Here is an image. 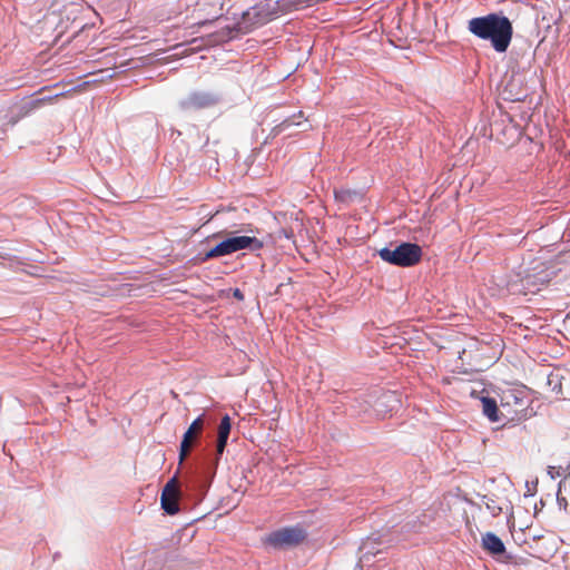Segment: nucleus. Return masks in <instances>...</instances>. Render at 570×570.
<instances>
[{
	"instance_id": "obj_5",
	"label": "nucleus",
	"mask_w": 570,
	"mask_h": 570,
	"mask_svg": "<svg viewBox=\"0 0 570 570\" xmlns=\"http://www.w3.org/2000/svg\"><path fill=\"white\" fill-rule=\"evenodd\" d=\"M306 532L297 527L283 528L273 531L267 537V543L275 548L295 546L305 539Z\"/></svg>"
},
{
	"instance_id": "obj_19",
	"label": "nucleus",
	"mask_w": 570,
	"mask_h": 570,
	"mask_svg": "<svg viewBox=\"0 0 570 570\" xmlns=\"http://www.w3.org/2000/svg\"><path fill=\"white\" fill-rule=\"evenodd\" d=\"M355 193L346 189L336 190L335 198L340 202H348Z\"/></svg>"
},
{
	"instance_id": "obj_7",
	"label": "nucleus",
	"mask_w": 570,
	"mask_h": 570,
	"mask_svg": "<svg viewBox=\"0 0 570 570\" xmlns=\"http://www.w3.org/2000/svg\"><path fill=\"white\" fill-rule=\"evenodd\" d=\"M203 429H204V414H200L191 422L189 428L183 434L180 445H179V461L180 462H183L187 458L194 442H197L199 435L202 434Z\"/></svg>"
},
{
	"instance_id": "obj_3",
	"label": "nucleus",
	"mask_w": 570,
	"mask_h": 570,
	"mask_svg": "<svg viewBox=\"0 0 570 570\" xmlns=\"http://www.w3.org/2000/svg\"><path fill=\"white\" fill-rule=\"evenodd\" d=\"M393 244L377 250L380 258L393 266L412 267L416 265L423 255L422 248L416 243L402 242L392 248Z\"/></svg>"
},
{
	"instance_id": "obj_20",
	"label": "nucleus",
	"mask_w": 570,
	"mask_h": 570,
	"mask_svg": "<svg viewBox=\"0 0 570 570\" xmlns=\"http://www.w3.org/2000/svg\"><path fill=\"white\" fill-rule=\"evenodd\" d=\"M557 502L560 508L561 507H563L564 509L567 508L568 502H567L566 498H561V497L557 495Z\"/></svg>"
},
{
	"instance_id": "obj_4",
	"label": "nucleus",
	"mask_w": 570,
	"mask_h": 570,
	"mask_svg": "<svg viewBox=\"0 0 570 570\" xmlns=\"http://www.w3.org/2000/svg\"><path fill=\"white\" fill-rule=\"evenodd\" d=\"M222 257L232 255L236 252L248 249L256 252L263 248L264 244L255 236H238L228 233L226 237L222 238L218 243Z\"/></svg>"
},
{
	"instance_id": "obj_12",
	"label": "nucleus",
	"mask_w": 570,
	"mask_h": 570,
	"mask_svg": "<svg viewBox=\"0 0 570 570\" xmlns=\"http://www.w3.org/2000/svg\"><path fill=\"white\" fill-rule=\"evenodd\" d=\"M232 430V421L230 416L228 414H225L219 423L218 426V436H217V444H216V451L218 455H222L225 451V448L228 442V438Z\"/></svg>"
},
{
	"instance_id": "obj_22",
	"label": "nucleus",
	"mask_w": 570,
	"mask_h": 570,
	"mask_svg": "<svg viewBox=\"0 0 570 570\" xmlns=\"http://www.w3.org/2000/svg\"><path fill=\"white\" fill-rule=\"evenodd\" d=\"M234 297H236L237 299L242 301V299H244V294L242 293V291L239 288H236L234 291Z\"/></svg>"
},
{
	"instance_id": "obj_28",
	"label": "nucleus",
	"mask_w": 570,
	"mask_h": 570,
	"mask_svg": "<svg viewBox=\"0 0 570 570\" xmlns=\"http://www.w3.org/2000/svg\"><path fill=\"white\" fill-rule=\"evenodd\" d=\"M527 490H532V487H529V483H525Z\"/></svg>"
},
{
	"instance_id": "obj_21",
	"label": "nucleus",
	"mask_w": 570,
	"mask_h": 570,
	"mask_svg": "<svg viewBox=\"0 0 570 570\" xmlns=\"http://www.w3.org/2000/svg\"><path fill=\"white\" fill-rule=\"evenodd\" d=\"M548 473L550 474L551 479H556L560 475L559 471H554L553 466H549Z\"/></svg>"
},
{
	"instance_id": "obj_1",
	"label": "nucleus",
	"mask_w": 570,
	"mask_h": 570,
	"mask_svg": "<svg viewBox=\"0 0 570 570\" xmlns=\"http://www.w3.org/2000/svg\"><path fill=\"white\" fill-rule=\"evenodd\" d=\"M282 13L279 2L277 0H262L242 13L233 27L226 26L220 30L210 35L213 43L226 42L234 39L236 33H249L254 29L259 28L274 20Z\"/></svg>"
},
{
	"instance_id": "obj_25",
	"label": "nucleus",
	"mask_w": 570,
	"mask_h": 570,
	"mask_svg": "<svg viewBox=\"0 0 570 570\" xmlns=\"http://www.w3.org/2000/svg\"><path fill=\"white\" fill-rule=\"evenodd\" d=\"M150 569H151V568H150V562H148V563H146V564L144 566V570H150Z\"/></svg>"
},
{
	"instance_id": "obj_26",
	"label": "nucleus",
	"mask_w": 570,
	"mask_h": 570,
	"mask_svg": "<svg viewBox=\"0 0 570 570\" xmlns=\"http://www.w3.org/2000/svg\"><path fill=\"white\" fill-rule=\"evenodd\" d=\"M197 483L199 484V487L205 488V484L202 480H197Z\"/></svg>"
},
{
	"instance_id": "obj_11",
	"label": "nucleus",
	"mask_w": 570,
	"mask_h": 570,
	"mask_svg": "<svg viewBox=\"0 0 570 570\" xmlns=\"http://www.w3.org/2000/svg\"><path fill=\"white\" fill-rule=\"evenodd\" d=\"M385 541H383L381 538H372L367 537L365 540L362 541L360 546V552H361V560L368 561L370 557H375L379 553H382L383 547Z\"/></svg>"
},
{
	"instance_id": "obj_15",
	"label": "nucleus",
	"mask_w": 570,
	"mask_h": 570,
	"mask_svg": "<svg viewBox=\"0 0 570 570\" xmlns=\"http://www.w3.org/2000/svg\"><path fill=\"white\" fill-rule=\"evenodd\" d=\"M297 118H303V111H298L297 114H294L282 120L279 124L274 126V128L272 129V134L274 136H277L292 127H299L303 122L297 121Z\"/></svg>"
},
{
	"instance_id": "obj_8",
	"label": "nucleus",
	"mask_w": 570,
	"mask_h": 570,
	"mask_svg": "<svg viewBox=\"0 0 570 570\" xmlns=\"http://www.w3.org/2000/svg\"><path fill=\"white\" fill-rule=\"evenodd\" d=\"M178 487L176 478H171L164 487L160 495L161 509L169 515H174L179 511Z\"/></svg>"
},
{
	"instance_id": "obj_23",
	"label": "nucleus",
	"mask_w": 570,
	"mask_h": 570,
	"mask_svg": "<svg viewBox=\"0 0 570 570\" xmlns=\"http://www.w3.org/2000/svg\"><path fill=\"white\" fill-rule=\"evenodd\" d=\"M220 236H222V233H215V234H213L212 236H209L207 239H208V240H209V239H218V238H220Z\"/></svg>"
},
{
	"instance_id": "obj_29",
	"label": "nucleus",
	"mask_w": 570,
	"mask_h": 570,
	"mask_svg": "<svg viewBox=\"0 0 570 570\" xmlns=\"http://www.w3.org/2000/svg\"><path fill=\"white\" fill-rule=\"evenodd\" d=\"M527 490H532V487H529V483H525Z\"/></svg>"
},
{
	"instance_id": "obj_18",
	"label": "nucleus",
	"mask_w": 570,
	"mask_h": 570,
	"mask_svg": "<svg viewBox=\"0 0 570 570\" xmlns=\"http://www.w3.org/2000/svg\"><path fill=\"white\" fill-rule=\"evenodd\" d=\"M52 97H42V98H37V99H32L28 102H26L22 107H21V110L23 111V116L28 115L30 111L37 109L38 107H40L41 105H43L46 101H49L51 100Z\"/></svg>"
},
{
	"instance_id": "obj_27",
	"label": "nucleus",
	"mask_w": 570,
	"mask_h": 570,
	"mask_svg": "<svg viewBox=\"0 0 570 570\" xmlns=\"http://www.w3.org/2000/svg\"><path fill=\"white\" fill-rule=\"evenodd\" d=\"M510 98L511 100H519V98H517L515 96H511Z\"/></svg>"
},
{
	"instance_id": "obj_2",
	"label": "nucleus",
	"mask_w": 570,
	"mask_h": 570,
	"mask_svg": "<svg viewBox=\"0 0 570 570\" xmlns=\"http://www.w3.org/2000/svg\"><path fill=\"white\" fill-rule=\"evenodd\" d=\"M468 30L474 37L490 41L492 48L499 53L508 50L513 35L512 23L502 12L472 18L469 20Z\"/></svg>"
},
{
	"instance_id": "obj_6",
	"label": "nucleus",
	"mask_w": 570,
	"mask_h": 570,
	"mask_svg": "<svg viewBox=\"0 0 570 570\" xmlns=\"http://www.w3.org/2000/svg\"><path fill=\"white\" fill-rule=\"evenodd\" d=\"M220 98L208 91H193L180 100L179 106L184 110L203 109L215 106Z\"/></svg>"
},
{
	"instance_id": "obj_30",
	"label": "nucleus",
	"mask_w": 570,
	"mask_h": 570,
	"mask_svg": "<svg viewBox=\"0 0 570 570\" xmlns=\"http://www.w3.org/2000/svg\"><path fill=\"white\" fill-rule=\"evenodd\" d=\"M527 490H532V487H529V483H525Z\"/></svg>"
},
{
	"instance_id": "obj_17",
	"label": "nucleus",
	"mask_w": 570,
	"mask_h": 570,
	"mask_svg": "<svg viewBox=\"0 0 570 570\" xmlns=\"http://www.w3.org/2000/svg\"><path fill=\"white\" fill-rule=\"evenodd\" d=\"M220 257H222V255H220V250H219L217 244L214 245L213 247H210L209 249L205 250V252H200L197 255V259L200 263H205V262H208L210 259L220 258Z\"/></svg>"
},
{
	"instance_id": "obj_13",
	"label": "nucleus",
	"mask_w": 570,
	"mask_h": 570,
	"mask_svg": "<svg viewBox=\"0 0 570 570\" xmlns=\"http://www.w3.org/2000/svg\"><path fill=\"white\" fill-rule=\"evenodd\" d=\"M482 548L492 556H500L505 552L503 541L493 532H487L482 535Z\"/></svg>"
},
{
	"instance_id": "obj_10",
	"label": "nucleus",
	"mask_w": 570,
	"mask_h": 570,
	"mask_svg": "<svg viewBox=\"0 0 570 570\" xmlns=\"http://www.w3.org/2000/svg\"><path fill=\"white\" fill-rule=\"evenodd\" d=\"M510 399L513 400V404L515 405L514 413L520 419L527 415V410L530 404V399L528 393L524 390L515 389L510 391L504 400L507 405L511 404Z\"/></svg>"
},
{
	"instance_id": "obj_14",
	"label": "nucleus",
	"mask_w": 570,
	"mask_h": 570,
	"mask_svg": "<svg viewBox=\"0 0 570 570\" xmlns=\"http://www.w3.org/2000/svg\"><path fill=\"white\" fill-rule=\"evenodd\" d=\"M482 412L491 422H499V407L497 401L490 396L481 397Z\"/></svg>"
},
{
	"instance_id": "obj_31",
	"label": "nucleus",
	"mask_w": 570,
	"mask_h": 570,
	"mask_svg": "<svg viewBox=\"0 0 570 570\" xmlns=\"http://www.w3.org/2000/svg\"><path fill=\"white\" fill-rule=\"evenodd\" d=\"M61 96V92H58V95L51 96L52 98Z\"/></svg>"
},
{
	"instance_id": "obj_24",
	"label": "nucleus",
	"mask_w": 570,
	"mask_h": 570,
	"mask_svg": "<svg viewBox=\"0 0 570 570\" xmlns=\"http://www.w3.org/2000/svg\"><path fill=\"white\" fill-rule=\"evenodd\" d=\"M488 508L492 510L493 515H497L501 511V508H498V512L495 511V507L491 508L490 505H488Z\"/></svg>"
},
{
	"instance_id": "obj_9",
	"label": "nucleus",
	"mask_w": 570,
	"mask_h": 570,
	"mask_svg": "<svg viewBox=\"0 0 570 570\" xmlns=\"http://www.w3.org/2000/svg\"><path fill=\"white\" fill-rule=\"evenodd\" d=\"M400 405L399 396L395 392L386 391L381 393L374 401L373 409L377 415H386L396 410Z\"/></svg>"
},
{
	"instance_id": "obj_16",
	"label": "nucleus",
	"mask_w": 570,
	"mask_h": 570,
	"mask_svg": "<svg viewBox=\"0 0 570 570\" xmlns=\"http://www.w3.org/2000/svg\"><path fill=\"white\" fill-rule=\"evenodd\" d=\"M318 0H277L279 2L282 13H288L311 6Z\"/></svg>"
}]
</instances>
